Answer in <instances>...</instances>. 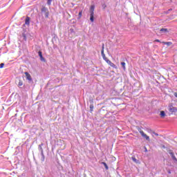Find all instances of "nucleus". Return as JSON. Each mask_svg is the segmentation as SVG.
<instances>
[{
  "mask_svg": "<svg viewBox=\"0 0 177 177\" xmlns=\"http://www.w3.org/2000/svg\"><path fill=\"white\" fill-rule=\"evenodd\" d=\"M140 135L143 137V138H145V139L147 140H150V137H149L147 135H146V133H145V132H143V131H142V129H138Z\"/></svg>",
  "mask_w": 177,
  "mask_h": 177,
  "instance_id": "obj_4",
  "label": "nucleus"
},
{
  "mask_svg": "<svg viewBox=\"0 0 177 177\" xmlns=\"http://www.w3.org/2000/svg\"><path fill=\"white\" fill-rule=\"evenodd\" d=\"M101 55L102 56V58L104 59V60H105V62H107V60H109V59H107V57H106V55H104V44L102 45V48L101 50Z\"/></svg>",
  "mask_w": 177,
  "mask_h": 177,
  "instance_id": "obj_5",
  "label": "nucleus"
},
{
  "mask_svg": "<svg viewBox=\"0 0 177 177\" xmlns=\"http://www.w3.org/2000/svg\"><path fill=\"white\" fill-rule=\"evenodd\" d=\"M38 55H39V57H41V56H42V52H41V51H39V52H38Z\"/></svg>",
  "mask_w": 177,
  "mask_h": 177,
  "instance_id": "obj_23",
  "label": "nucleus"
},
{
  "mask_svg": "<svg viewBox=\"0 0 177 177\" xmlns=\"http://www.w3.org/2000/svg\"><path fill=\"white\" fill-rule=\"evenodd\" d=\"M121 66H122L123 70L125 71L126 70L125 62H121Z\"/></svg>",
  "mask_w": 177,
  "mask_h": 177,
  "instance_id": "obj_16",
  "label": "nucleus"
},
{
  "mask_svg": "<svg viewBox=\"0 0 177 177\" xmlns=\"http://www.w3.org/2000/svg\"><path fill=\"white\" fill-rule=\"evenodd\" d=\"M41 146H44V144L39 145V150L41 154H42V151H44V149H42Z\"/></svg>",
  "mask_w": 177,
  "mask_h": 177,
  "instance_id": "obj_11",
  "label": "nucleus"
},
{
  "mask_svg": "<svg viewBox=\"0 0 177 177\" xmlns=\"http://www.w3.org/2000/svg\"><path fill=\"white\" fill-rule=\"evenodd\" d=\"M160 32H168V29L162 28V29H160Z\"/></svg>",
  "mask_w": 177,
  "mask_h": 177,
  "instance_id": "obj_13",
  "label": "nucleus"
},
{
  "mask_svg": "<svg viewBox=\"0 0 177 177\" xmlns=\"http://www.w3.org/2000/svg\"><path fill=\"white\" fill-rule=\"evenodd\" d=\"M106 63L111 66V67H113V68H117V66L114 64V63L111 62L109 59H106Z\"/></svg>",
  "mask_w": 177,
  "mask_h": 177,
  "instance_id": "obj_6",
  "label": "nucleus"
},
{
  "mask_svg": "<svg viewBox=\"0 0 177 177\" xmlns=\"http://www.w3.org/2000/svg\"><path fill=\"white\" fill-rule=\"evenodd\" d=\"M145 151L147 152V148H145Z\"/></svg>",
  "mask_w": 177,
  "mask_h": 177,
  "instance_id": "obj_31",
  "label": "nucleus"
},
{
  "mask_svg": "<svg viewBox=\"0 0 177 177\" xmlns=\"http://www.w3.org/2000/svg\"><path fill=\"white\" fill-rule=\"evenodd\" d=\"M52 1L53 0H47V5L48 6H50V5H52Z\"/></svg>",
  "mask_w": 177,
  "mask_h": 177,
  "instance_id": "obj_17",
  "label": "nucleus"
},
{
  "mask_svg": "<svg viewBox=\"0 0 177 177\" xmlns=\"http://www.w3.org/2000/svg\"><path fill=\"white\" fill-rule=\"evenodd\" d=\"M89 13H90V21L91 23H93L95 21L94 16H95V5H92L90 7L89 10Z\"/></svg>",
  "mask_w": 177,
  "mask_h": 177,
  "instance_id": "obj_1",
  "label": "nucleus"
},
{
  "mask_svg": "<svg viewBox=\"0 0 177 177\" xmlns=\"http://www.w3.org/2000/svg\"><path fill=\"white\" fill-rule=\"evenodd\" d=\"M102 8L103 9H106V8H107V6H106V4H102Z\"/></svg>",
  "mask_w": 177,
  "mask_h": 177,
  "instance_id": "obj_25",
  "label": "nucleus"
},
{
  "mask_svg": "<svg viewBox=\"0 0 177 177\" xmlns=\"http://www.w3.org/2000/svg\"><path fill=\"white\" fill-rule=\"evenodd\" d=\"M162 44H164V45H167V46H169L170 45H172V43L171 42H165V41H163Z\"/></svg>",
  "mask_w": 177,
  "mask_h": 177,
  "instance_id": "obj_14",
  "label": "nucleus"
},
{
  "mask_svg": "<svg viewBox=\"0 0 177 177\" xmlns=\"http://www.w3.org/2000/svg\"><path fill=\"white\" fill-rule=\"evenodd\" d=\"M40 60H41V62H46V60L45 59V58H44V57L41 55V57H40Z\"/></svg>",
  "mask_w": 177,
  "mask_h": 177,
  "instance_id": "obj_18",
  "label": "nucleus"
},
{
  "mask_svg": "<svg viewBox=\"0 0 177 177\" xmlns=\"http://www.w3.org/2000/svg\"><path fill=\"white\" fill-rule=\"evenodd\" d=\"M160 117L161 118H164V117H165V112L164 111H160Z\"/></svg>",
  "mask_w": 177,
  "mask_h": 177,
  "instance_id": "obj_12",
  "label": "nucleus"
},
{
  "mask_svg": "<svg viewBox=\"0 0 177 177\" xmlns=\"http://www.w3.org/2000/svg\"><path fill=\"white\" fill-rule=\"evenodd\" d=\"M81 17H82V11L79 12V19H81Z\"/></svg>",
  "mask_w": 177,
  "mask_h": 177,
  "instance_id": "obj_19",
  "label": "nucleus"
},
{
  "mask_svg": "<svg viewBox=\"0 0 177 177\" xmlns=\"http://www.w3.org/2000/svg\"><path fill=\"white\" fill-rule=\"evenodd\" d=\"M174 95L175 96V97H177V93H174Z\"/></svg>",
  "mask_w": 177,
  "mask_h": 177,
  "instance_id": "obj_27",
  "label": "nucleus"
},
{
  "mask_svg": "<svg viewBox=\"0 0 177 177\" xmlns=\"http://www.w3.org/2000/svg\"><path fill=\"white\" fill-rule=\"evenodd\" d=\"M90 110L91 111H93V105L92 104L90 105Z\"/></svg>",
  "mask_w": 177,
  "mask_h": 177,
  "instance_id": "obj_22",
  "label": "nucleus"
},
{
  "mask_svg": "<svg viewBox=\"0 0 177 177\" xmlns=\"http://www.w3.org/2000/svg\"><path fill=\"white\" fill-rule=\"evenodd\" d=\"M25 75H26V80H28V81H31V75L29 74L28 72H25Z\"/></svg>",
  "mask_w": 177,
  "mask_h": 177,
  "instance_id": "obj_8",
  "label": "nucleus"
},
{
  "mask_svg": "<svg viewBox=\"0 0 177 177\" xmlns=\"http://www.w3.org/2000/svg\"><path fill=\"white\" fill-rule=\"evenodd\" d=\"M152 133H153V135H156V136H158V133H156V132H154V131H153Z\"/></svg>",
  "mask_w": 177,
  "mask_h": 177,
  "instance_id": "obj_26",
  "label": "nucleus"
},
{
  "mask_svg": "<svg viewBox=\"0 0 177 177\" xmlns=\"http://www.w3.org/2000/svg\"><path fill=\"white\" fill-rule=\"evenodd\" d=\"M102 165H104V167H105L106 169H109V166H107V164L104 162H102Z\"/></svg>",
  "mask_w": 177,
  "mask_h": 177,
  "instance_id": "obj_15",
  "label": "nucleus"
},
{
  "mask_svg": "<svg viewBox=\"0 0 177 177\" xmlns=\"http://www.w3.org/2000/svg\"><path fill=\"white\" fill-rule=\"evenodd\" d=\"M169 154H170L172 160H174V161H175V162H177V159H176V157L175 156V153H174V152H172V151H170Z\"/></svg>",
  "mask_w": 177,
  "mask_h": 177,
  "instance_id": "obj_7",
  "label": "nucleus"
},
{
  "mask_svg": "<svg viewBox=\"0 0 177 177\" xmlns=\"http://www.w3.org/2000/svg\"><path fill=\"white\" fill-rule=\"evenodd\" d=\"M41 13L44 15L45 17L48 18L49 17V10L46 7H41Z\"/></svg>",
  "mask_w": 177,
  "mask_h": 177,
  "instance_id": "obj_2",
  "label": "nucleus"
},
{
  "mask_svg": "<svg viewBox=\"0 0 177 177\" xmlns=\"http://www.w3.org/2000/svg\"><path fill=\"white\" fill-rule=\"evenodd\" d=\"M131 158H132L133 161H134V162L138 163V160L136 158H135V157H132Z\"/></svg>",
  "mask_w": 177,
  "mask_h": 177,
  "instance_id": "obj_20",
  "label": "nucleus"
},
{
  "mask_svg": "<svg viewBox=\"0 0 177 177\" xmlns=\"http://www.w3.org/2000/svg\"><path fill=\"white\" fill-rule=\"evenodd\" d=\"M148 132H150L151 133H153V131H151V129H149V131H148Z\"/></svg>",
  "mask_w": 177,
  "mask_h": 177,
  "instance_id": "obj_28",
  "label": "nucleus"
},
{
  "mask_svg": "<svg viewBox=\"0 0 177 177\" xmlns=\"http://www.w3.org/2000/svg\"><path fill=\"white\" fill-rule=\"evenodd\" d=\"M18 85H19V86H23V82L19 81Z\"/></svg>",
  "mask_w": 177,
  "mask_h": 177,
  "instance_id": "obj_21",
  "label": "nucleus"
},
{
  "mask_svg": "<svg viewBox=\"0 0 177 177\" xmlns=\"http://www.w3.org/2000/svg\"><path fill=\"white\" fill-rule=\"evenodd\" d=\"M41 161L44 162V161H45V156L44 155V151H41Z\"/></svg>",
  "mask_w": 177,
  "mask_h": 177,
  "instance_id": "obj_10",
  "label": "nucleus"
},
{
  "mask_svg": "<svg viewBox=\"0 0 177 177\" xmlns=\"http://www.w3.org/2000/svg\"><path fill=\"white\" fill-rule=\"evenodd\" d=\"M168 110L170 113H177V107H175L172 105L168 106Z\"/></svg>",
  "mask_w": 177,
  "mask_h": 177,
  "instance_id": "obj_3",
  "label": "nucleus"
},
{
  "mask_svg": "<svg viewBox=\"0 0 177 177\" xmlns=\"http://www.w3.org/2000/svg\"><path fill=\"white\" fill-rule=\"evenodd\" d=\"M25 24H26V26H29L30 25V17H27L26 18Z\"/></svg>",
  "mask_w": 177,
  "mask_h": 177,
  "instance_id": "obj_9",
  "label": "nucleus"
},
{
  "mask_svg": "<svg viewBox=\"0 0 177 177\" xmlns=\"http://www.w3.org/2000/svg\"><path fill=\"white\" fill-rule=\"evenodd\" d=\"M3 66H5V64L2 63L0 64V68H3Z\"/></svg>",
  "mask_w": 177,
  "mask_h": 177,
  "instance_id": "obj_24",
  "label": "nucleus"
},
{
  "mask_svg": "<svg viewBox=\"0 0 177 177\" xmlns=\"http://www.w3.org/2000/svg\"><path fill=\"white\" fill-rule=\"evenodd\" d=\"M70 31H71V32H74V29H70Z\"/></svg>",
  "mask_w": 177,
  "mask_h": 177,
  "instance_id": "obj_29",
  "label": "nucleus"
},
{
  "mask_svg": "<svg viewBox=\"0 0 177 177\" xmlns=\"http://www.w3.org/2000/svg\"><path fill=\"white\" fill-rule=\"evenodd\" d=\"M155 41H156V42H160V40H158V39H156Z\"/></svg>",
  "mask_w": 177,
  "mask_h": 177,
  "instance_id": "obj_30",
  "label": "nucleus"
}]
</instances>
